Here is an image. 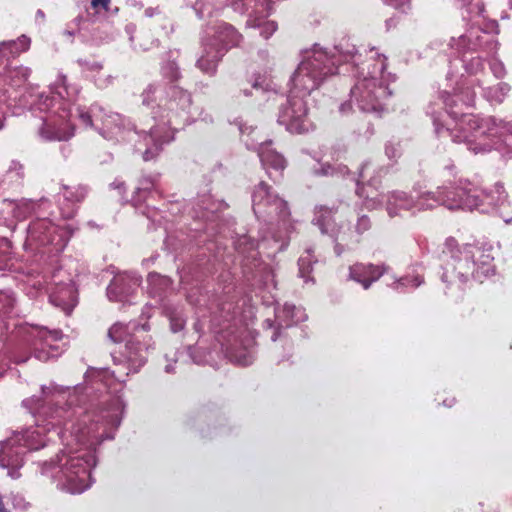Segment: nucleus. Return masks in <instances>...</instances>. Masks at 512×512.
<instances>
[{
	"mask_svg": "<svg viewBox=\"0 0 512 512\" xmlns=\"http://www.w3.org/2000/svg\"><path fill=\"white\" fill-rule=\"evenodd\" d=\"M383 272L384 269L378 266L355 264L350 268V277L368 289L371 282L377 280Z\"/></svg>",
	"mask_w": 512,
	"mask_h": 512,
	"instance_id": "obj_1",
	"label": "nucleus"
},
{
	"mask_svg": "<svg viewBox=\"0 0 512 512\" xmlns=\"http://www.w3.org/2000/svg\"><path fill=\"white\" fill-rule=\"evenodd\" d=\"M279 162H280V167H282V159H279Z\"/></svg>",
	"mask_w": 512,
	"mask_h": 512,
	"instance_id": "obj_5",
	"label": "nucleus"
},
{
	"mask_svg": "<svg viewBox=\"0 0 512 512\" xmlns=\"http://www.w3.org/2000/svg\"><path fill=\"white\" fill-rule=\"evenodd\" d=\"M299 74H304L305 72L308 71V65L307 64H301L300 67H299Z\"/></svg>",
	"mask_w": 512,
	"mask_h": 512,
	"instance_id": "obj_4",
	"label": "nucleus"
},
{
	"mask_svg": "<svg viewBox=\"0 0 512 512\" xmlns=\"http://www.w3.org/2000/svg\"><path fill=\"white\" fill-rule=\"evenodd\" d=\"M109 3L110 0H92V6L94 8L102 7L105 10L108 9Z\"/></svg>",
	"mask_w": 512,
	"mask_h": 512,
	"instance_id": "obj_3",
	"label": "nucleus"
},
{
	"mask_svg": "<svg viewBox=\"0 0 512 512\" xmlns=\"http://www.w3.org/2000/svg\"><path fill=\"white\" fill-rule=\"evenodd\" d=\"M122 330L123 326L116 324L112 326L109 330V336L114 342H119L122 340Z\"/></svg>",
	"mask_w": 512,
	"mask_h": 512,
	"instance_id": "obj_2",
	"label": "nucleus"
}]
</instances>
